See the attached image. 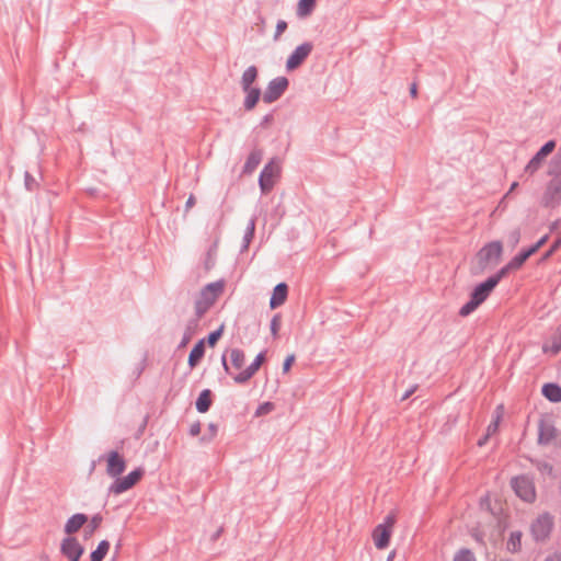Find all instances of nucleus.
<instances>
[{
  "instance_id": "1",
  "label": "nucleus",
  "mask_w": 561,
  "mask_h": 561,
  "mask_svg": "<svg viewBox=\"0 0 561 561\" xmlns=\"http://www.w3.org/2000/svg\"><path fill=\"white\" fill-rule=\"evenodd\" d=\"M224 289V279L209 283L201 289L194 302L195 319L190 321L188 329L197 324L198 320L215 305Z\"/></svg>"
},
{
  "instance_id": "2",
  "label": "nucleus",
  "mask_w": 561,
  "mask_h": 561,
  "mask_svg": "<svg viewBox=\"0 0 561 561\" xmlns=\"http://www.w3.org/2000/svg\"><path fill=\"white\" fill-rule=\"evenodd\" d=\"M222 365L234 382H245L244 353L241 350H227L221 356Z\"/></svg>"
},
{
  "instance_id": "3",
  "label": "nucleus",
  "mask_w": 561,
  "mask_h": 561,
  "mask_svg": "<svg viewBox=\"0 0 561 561\" xmlns=\"http://www.w3.org/2000/svg\"><path fill=\"white\" fill-rule=\"evenodd\" d=\"M495 288L494 280L489 278L477 285L468 302H466L459 310L461 317H467L472 313L482 302L486 300L492 290Z\"/></svg>"
},
{
  "instance_id": "4",
  "label": "nucleus",
  "mask_w": 561,
  "mask_h": 561,
  "mask_svg": "<svg viewBox=\"0 0 561 561\" xmlns=\"http://www.w3.org/2000/svg\"><path fill=\"white\" fill-rule=\"evenodd\" d=\"M503 253V245L501 241H491L484 244L477 253L478 264L481 271L495 266Z\"/></svg>"
},
{
  "instance_id": "5",
  "label": "nucleus",
  "mask_w": 561,
  "mask_h": 561,
  "mask_svg": "<svg viewBox=\"0 0 561 561\" xmlns=\"http://www.w3.org/2000/svg\"><path fill=\"white\" fill-rule=\"evenodd\" d=\"M394 524H396L394 514H388L383 518V520L374 528V530L371 533V538H373L375 547L378 550H383L389 546L390 539H391V536L393 533Z\"/></svg>"
},
{
  "instance_id": "6",
  "label": "nucleus",
  "mask_w": 561,
  "mask_h": 561,
  "mask_svg": "<svg viewBox=\"0 0 561 561\" xmlns=\"http://www.w3.org/2000/svg\"><path fill=\"white\" fill-rule=\"evenodd\" d=\"M280 173L279 161L276 158L271 159L262 169L259 176V185L262 193L270 192L275 185L276 179Z\"/></svg>"
},
{
  "instance_id": "7",
  "label": "nucleus",
  "mask_w": 561,
  "mask_h": 561,
  "mask_svg": "<svg viewBox=\"0 0 561 561\" xmlns=\"http://www.w3.org/2000/svg\"><path fill=\"white\" fill-rule=\"evenodd\" d=\"M142 474L144 470L139 467L123 478H119L118 476L108 486V493L118 495L128 491L141 479Z\"/></svg>"
},
{
  "instance_id": "8",
  "label": "nucleus",
  "mask_w": 561,
  "mask_h": 561,
  "mask_svg": "<svg viewBox=\"0 0 561 561\" xmlns=\"http://www.w3.org/2000/svg\"><path fill=\"white\" fill-rule=\"evenodd\" d=\"M288 84H289V81L286 77L279 76V77L272 79L268 82V84L262 95L263 102L270 104V103L277 101L284 94V92L287 90Z\"/></svg>"
},
{
  "instance_id": "9",
  "label": "nucleus",
  "mask_w": 561,
  "mask_h": 561,
  "mask_svg": "<svg viewBox=\"0 0 561 561\" xmlns=\"http://www.w3.org/2000/svg\"><path fill=\"white\" fill-rule=\"evenodd\" d=\"M556 148V141L549 140L547 141L528 161V163L524 168V172L534 175L541 167L545 161V158L550 154Z\"/></svg>"
},
{
  "instance_id": "10",
  "label": "nucleus",
  "mask_w": 561,
  "mask_h": 561,
  "mask_svg": "<svg viewBox=\"0 0 561 561\" xmlns=\"http://www.w3.org/2000/svg\"><path fill=\"white\" fill-rule=\"evenodd\" d=\"M106 459V473L111 478H117L126 469V461L117 450H111L107 455H102L99 460Z\"/></svg>"
},
{
  "instance_id": "11",
  "label": "nucleus",
  "mask_w": 561,
  "mask_h": 561,
  "mask_svg": "<svg viewBox=\"0 0 561 561\" xmlns=\"http://www.w3.org/2000/svg\"><path fill=\"white\" fill-rule=\"evenodd\" d=\"M512 488L523 501L533 502L536 499L534 483L526 477H516L512 480Z\"/></svg>"
},
{
  "instance_id": "12",
  "label": "nucleus",
  "mask_w": 561,
  "mask_h": 561,
  "mask_svg": "<svg viewBox=\"0 0 561 561\" xmlns=\"http://www.w3.org/2000/svg\"><path fill=\"white\" fill-rule=\"evenodd\" d=\"M312 44L310 42H305L300 45H298L294 51L289 55L287 61H286V69L288 71L294 70L298 68L305 59L310 55L312 51Z\"/></svg>"
},
{
  "instance_id": "13",
  "label": "nucleus",
  "mask_w": 561,
  "mask_h": 561,
  "mask_svg": "<svg viewBox=\"0 0 561 561\" xmlns=\"http://www.w3.org/2000/svg\"><path fill=\"white\" fill-rule=\"evenodd\" d=\"M552 528V518L548 515L539 516L531 526V531L537 540L546 539Z\"/></svg>"
},
{
  "instance_id": "14",
  "label": "nucleus",
  "mask_w": 561,
  "mask_h": 561,
  "mask_svg": "<svg viewBox=\"0 0 561 561\" xmlns=\"http://www.w3.org/2000/svg\"><path fill=\"white\" fill-rule=\"evenodd\" d=\"M60 552L64 557L69 558L72 556L83 554L84 547L73 536H67L60 543Z\"/></svg>"
},
{
  "instance_id": "15",
  "label": "nucleus",
  "mask_w": 561,
  "mask_h": 561,
  "mask_svg": "<svg viewBox=\"0 0 561 561\" xmlns=\"http://www.w3.org/2000/svg\"><path fill=\"white\" fill-rule=\"evenodd\" d=\"M87 522H88V516L85 514L76 513L67 519V522L64 526V531L68 536H71L75 533H77Z\"/></svg>"
},
{
  "instance_id": "16",
  "label": "nucleus",
  "mask_w": 561,
  "mask_h": 561,
  "mask_svg": "<svg viewBox=\"0 0 561 561\" xmlns=\"http://www.w3.org/2000/svg\"><path fill=\"white\" fill-rule=\"evenodd\" d=\"M288 287L285 283H279L274 287L272 297L270 299L271 308H276L283 305L287 298Z\"/></svg>"
},
{
  "instance_id": "17",
  "label": "nucleus",
  "mask_w": 561,
  "mask_h": 561,
  "mask_svg": "<svg viewBox=\"0 0 561 561\" xmlns=\"http://www.w3.org/2000/svg\"><path fill=\"white\" fill-rule=\"evenodd\" d=\"M561 199V176L556 183L550 184L545 196V205L552 206Z\"/></svg>"
},
{
  "instance_id": "18",
  "label": "nucleus",
  "mask_w": 561,
  "mask_h": 561,
  "mask_svg": "<svg viewBox=\"0 0 561 561\" xmlns=\"http://www.w3.org/2000/svg\"><path fill=\"white\" fill-rule=\"evenodd\" d=\"M542 351L551 355H557L561 351V324L557 327L550 342L543 344Z\"/></svg>"
},
{
  "instance_id": "19",
  "label": "nucleus",
  "mask_w": 561,
  "mask_h": 561,
  "mask_svg": "<svg viewBox=\"0 0 561 561\" xmlns=\"http://www.w3.org/2000/svg\"><path fill=\"white\" fill-rule=\"evenodd\" d=\"M211 402H213V394H211L210 389L204 388V390L199 393V396L195 402L196 410L199 413H206L209 410Z\"/></svg>"
},
{
  "instance_id": "20",
  "label": "nucleus",
  "mask_w": 561,
  "mask_h": 561,
  "mask_svg": "<svg viewBox=\"0 0 561 561\" xmlns=\"http://www.w3.org/2000/svg\"><path fill=\"white\" fill-rule=\"evenodd\" d=\"M502 414H503L502 407H499L496 410V415H495L494 420L488 425L485 436L482 437L481 439H479V442H478L479 446H483L491 436H493L494 434L497 433L500 421L502 419Z\"/></svg>"
},
{
  "instance_id": "21",
  "label": "nucleus",
  "mask_w": 561,
  "mask_h": 561,
  "mask_svg": "<svg viewBox=\"0 0 561 561\" xmlns=\"http://www.w3.org/2000/svg\"><path fill=\"white\" fill-rule=\"evenodd\" d=\"M205 354V340L198 341L190 352L188 355V365L193 368L195 367Z\"/></svg>"
},
{
  "instance_id": "22",
  "label": "nucleus",
  "mask_w": 561,
  "mask_h": 561,
  "mask_svg": "<svg viewBox=\"0 0 561 561\" xmlns=\"http://www.w3.org/2000/svg\"><path fill=\"white\" fill-rule=\"evenodd\" d=\"M110 547L111 545L107 540H101L90 554L91 561H103L110 550Z\"/></svg>"
},
{
  "instance_id": "23",
  "label": "nucleus",
  "mask_w": 561,
  "mask_h": 561,
  "mask_svg": "<svg viewBox=\"0 0 561 561\" xmlns=\"http://www.w3.org/2000/svg\"><path fill=\"white\" fill-rule=\"evenodd\" d=\"M316 7V0H299L297 4V16L307 18L309 16Z\"/></svg>"
},
{
  "instance_id": "24",
  "label": "nucleus",
  "mask_w": 561,
  "mask_h": 561,
  "mask_svg": "<svg viewBox=\"0 0 561 561\" xmlns=\"http://www.w3.org/2000/svg\"><path fill=\"white\" fill-rule=\"evenodd\" d=\"M556 431L553 426H551L547 422H541L539 425V442L542 444H548L554 437Z\"/></svg>"
},
{
  "instance_id": "25",
  "label": "nucleus",
  "mask_w": 561,
  "mask_h": 561,
  "mask_svg": "<svg viewBox=\"0 0 561 561\" xmlns=\"http://www.w3.org/2000/svg\"><path fill=\"white\" fill-rule=\"evenodd\" d=\"M217 256V242H214L209 245L205 259H204V267L206 271L211 270L215 266Z\"/></svg>"
},
{
  "instance_id": "26",
  "label": "nucleus",
  "mask_w": 561,
  "mask_h": 561,
  "mask_svg": "<svg viewBox=\"0 0 561 561\" xmlns=\"http://www.w3.org/2000/svg\"><path fill=\"white\" fill-rule=\"evenodd\" d=\"M534 253L536 252L533 250L531 247L522 250L511 260V266H517V268H519L525 263V261Z\"/></svg>"
},
{
  "instance_id": "27",
  "label": "nucleus",
  "mask_w": 561,
  "mask_h": 561,
  "mask_svg": "<svg viewBox=\"0 0 561 561\" xmlns=\"http://www.w3.org/2000/svg\"><path fill=\"white\" fill-rule=\"evenodd\" d=\"M522 547V533L513 531L507 540V550L511 552H517Z\"/></svg>"
},
{
  "instance_id": "28",
  "label": "nucleus",
  "mask_w": 561,
  "mask_h": 561,
  "mask_svg": "<svg viewBox=\"0 0 561 561\" xmlns=\"http://www.w3.org/2000/svg\"><path fill=\"white\" fill-rule=\"evenodd\" d=\"M262 95L263 94L261 93L260 89H257V88L249 89L248 90V110L253 108Z\"/></svg>"
},
{
  "instance_id": "29",
  "label": "nucleus",
  "mask_w": 561,
  "mask_h": 561,
  "mask_svg": "<svg viewBox=\"0 0 561 561\" xmlns=\"http://www.w3.org/2000/svg\"><path fill=\"white\" fill-rule=\"evenodd\" d=\"M513 270H518L517 266H511V261L505 265L503 266L496 274L492 275L489 277L490 280H494V286L496 287V285L501 282V279L510 272V271H513Z\"/></svg>"
},
{
  "instance_id": "30",
  "label": "nucleus",
  "mask_w": 561,
  "mask_h": 561,
  "mask_svg": "<svg viewBox=\"0 0 561 561\" xmlns=\"http://www.w3.org/2000/svg\"><path fill=\"white\" fill-rule=\"evenodd\" d=\"M264 358H265V352L262 351L256 355L254 360L250 365H248V379L260 368Z\"/></svg>"
},
{
  "instance_id": "31",
  "label": "nucleus",
  "mask_w": 561,
  "mask_h": 561,
  "mask_svg": "<svg viewBox=\"0 0 561 561\" xmlns=\"http://www.w3.org/2000/svg\"><path fill=\"white\" fill-rule=\"evenodd\" d=\"M542 394L552 402L561 401V388H542Z\"/></svg>"
},
{
  "instance_id": "32",
  "label": "nucleus",
  "mask_w": 561,
  "mask_h": 561,
  "mask_svg": "<svg viewBox=\"0 0 561 561\" xmlns=\"http://www.w3.org/2000/svg\"><path fill=\"white\" fill-rule=\"evenodd\" d=\"M24 186L28 192H34L39 187V183L28 171L24 173Z\"/></svg>"
},
{
  "instance_id": "33",
  "label": "nucleus",
  "mask_w": 561,
  "mask_h": 561,
  "mask_svg": "<svg viewBox=\"0 0 561 561\" xmlns=\"http://www.w3.org/2000/svg\"><path fill=\"white\" fill-rule=\"evenodd\" d=\"M217 432H218V426L215 424V423H209L208 424V433L207 434H204L202 437H201V443L202 444H208L210 442H213V439L216 437L217 435Z\"/></svg>"
},
{
  "instance_id": "34",
  "label": "nucleus",
  "mask_w": 561,
  "mask_h": 561,
  "mask_svg": "<svg viewBox=\"0 0 561 561\" xmlns=\"http://www.w3.org/2000/svg\"><path fill=\"white\" fill-rule=\"evenodd\" d=\"M263 152L254 150L248 156V171L254 169L262 160Z\"/></svg>"
},
{
  "instance_id": "35",
  "label": "nucleus",
  "mask_w": 561,
  "mask_h": 561,
  "mask_svg": "<svg viewBox=\"0 0 561 561\" xmlns=\"http://www.w3.org/2000/svg\"><path fill=\"white\" fill-rule=\"evenodd\" d=\"M454 561H477L474 554L469 549L459 550L455 557Z\"/></svg>"
},
{
  "instance_id": "36",
  "label": "nucleus",
  "mask_w": 561,
  "mask_h": 561,
  "mask_svg": "<svg viewBox=\"0 0 561 561\" xmlns=\"http://www.w3.org/2000/svg\"><path fill=\"white\" fill-rule=\"evenodd\" d=\"M221 334H222V327H220L219 329L210 332L207 335V339H206L207 343L210 346H214L218 342V340L220 339Z\"/></svg>"
},
{
  "instance_id": "37",
  "label": "nucleus",
  "mask_w": 561,
  "mask_h": 561,
  "mask_svg": "<svg viewBox=\"0 0 561 561\" xmlns=\"http://www.w3.org/2000/svg\"><path fill=\"white\" fill-rule=\"evenodd\" d=\"M274 409V405L273 403L271 402H265L263 403L262 405H260L255 412V415L256 416H262L264 414H268L270 412H272Z\"/></svg>"
},
{
  "instance_id": "38",
  "label": "nucleus",
  "mask_w": 561,
  "mask_h": 561,
  "mask_svg": "<svg viewBox=\"0 0 561 561\" xmlns=\"http://www.w3.org/2000/svg\"><path fill=\"white\" fill-rule=\"evenodd\" d=\"M103 517L101 514H95L90 519V533H93L96 528L100 527Z\"/></svg>"
},
{
  "instance_id": "39",
  "label": "nucleus",
  "mask_w": 561,
  "mask_h": 561,
  "mask_svg": "<svg viewBox=\"0 0 561 561\" xmlns=\"http://www.w3.org/2000/svg\"><path fill=\"white\" fill-rule=\"evenodd\" d=\"M287 28V23L286 21L284 20H279L276 24V30H275V34H274V39H278L279 36L285 32V30Z\"/></svg>"
},
{
  "instance_id": "40",
  "label": "nucleus",
  "mask_w": 561,
  "mask_h": 561,
  "mask_svg": "<svg viewBox=\"0 0 561 561\" xmlns=\"http://www.w3.org/2000/svg\"><path fill=\"white\" fill-rule=\"evenodd\" d=\"M508 240L513 247L517 245L520 240V230L518 228L514 229L508 234Z\"/></svg>"
},
{
  "instance_id": "41",
  "label": "nucleus",
  "mask_w": 561,
  "mask_h": 561,
  "mask_svg": "<svg viewBox=\"0 0 561 561\" xmlns=\"http://www.w3.org/2000/svg\"><path fill=\"white\" fill-rule=\"evenodd\" d=\"M561 245V236H559L554 242L552 243L550 250L545 254V259L549 257L554 251H557Z\"/></svg>"
},
{
  "instance_id": "42",
  "label": "nucleus",
  "mask_w": 561,
  "mask_h": 561,
  "mask_svg": "<svg viewBox=\"0 0 561 561\" xmlns=\"http://www.w3.org/2000/svg\"><path fill=\"white\" fill-rule=\"evenodd\" d=\"M279 318L277 316H274L271 320V332L273 335H276L279 329Z\"/></svg>"
},
{
  "instance_id": "43",
  "label": "nucleus",
  "mask_w": 561,
  "mask_h": 561,
  "mask_svg": "<svg viewBox=\"0 0 561 561\" xmlns=\"http://www.w3.org/2000/svg\"><path fill=\"white\" fill-rule=\"evenodd\" d=\"M199 433H201V423L194 422L188 428V434L194 437V436H197Z\"/></svg>"
},
{
  "instance_id": "44",
  "label": "nucleus",
  "mask_w": 561,
  "mask_h": 561,
  "mask_svg": "<svg viewBox=\"0 0 561 561\" xmlns=\"http://www.w3.org/2000/svg\"><path fill=\"white\" fill-rule=\"evenodd\" d=\"M145 363H146V358H144L141 362H139V363L136 365L135 370L133 371V375H134L136 378H138V377L142 374V371H144V369H145Z\"/></svg>"
},
{
  "instance_id": "45",
  "label": "nucleus",
  "mask_w": 561,
  "mask_h": 561,
  "mask_svg": "<svg viewBox=\"0 0 561 561\" xmlns=\"http://www.w3.org/2000/svg\"><path fill=\"white\" fill-rule=\"evenodd\" d=\"M294 360H295V355L294 354H290V355H288L286 357V359L284 360V364H283V371L284 373H286L290 368V366L294 363Z\"/></svg>"
},
{
  "instance_id": "46",
  "label": "nucleus",
  "mask_w": 561,
  "mask_h": 561,
  "mask_svg": "<svg viewBox=\"0 0 561 561\" xmlns=\"http://www.w3.org/2000/svg\"><path fill=\"white\" fill-rule=\"evenodd\" d=\"M256 77V68L254 66L248 67V84Z\"/></svg>"
},
{
  "instance_id": "47",
  "label": "nucleus",
  "mask_w": 561,
  "mask_h": 561,
  "mask_svg": "<svg viewBox=\"0 0 561 561\" xmlns=\"http://www.w3.org/2000/svg\"><path fill=\"white\" fill-rule=\"evenodd\" d=\"M273 121V114L272 113H268L266 115L263 116L261 123H260V126L261 127H266L268 126Z\"/></svg>"
},
{
  "instance_id": "48",
  "label": "nucleus",
  "mask_w": 561,
  "mask_h": 561,
  "mask_svg": "<svg viewBox=\"0 0 561 561\" xmlns=\"http://www.w3.org/2000/svg\"><path fill=\"white\" fill-rule=\"evenodd\" d=\"M548 240V236L541 237L534 245H531L533 250L537 252Z\"/></svg>"
},
{
  "instance_id": "49",
  "label": "nucleus",
  "mask_w": 561,
  "mask_h": 561,
  "mask_svg": "<svg viewBox=\"0 0 561 561\" xmlns=\"http://www.w3.org/2000/svg\"><path fill=\"white\" fill-rule=\"evenodd\" d=\"M196 203L195 196L191 194L185 203V211H188Z\"/></svg>"
},
{
  "instance_id": "50",
  "label": "nucleus",
  "mask_w": 561,
  "mask_h": 561,
  "mask_svg": "<svg viewBox=\"0 0 561 561\" xmlns=\"http://www.w3.org/2000/svg\"><path fill=\"white\" fill-rule=\"evenodd\" d=\"M254 221L253 220H250L248 221V244L250 243V240H251V237L254 232Z\"/></svg>"
},
{
  "instance_id": "51",
  "label": "nucleus",
  "mask_w": 561,
  "mask_h": 561,
  "mask_svg": "<svg viewBox=\"0 0 561 561\" xmlns=\"http://www.w3.org/2000/svg\"><path fill=\"white\" fill-rule=\"evenodd\" d=\"M412 393H413V389L407 390L405 392H403V394L400 396V400L401 401L407 400L408 398H410V396H412Z\"/></svg>"
},
{
  "instance_id": "52",
  "label": "nucleus",
  "mask_w": 561,
  "mask_h": 561,
  "mask_svg": "<svg viewBox=\"0 0 561 561\" xmlns=\"http://www.w3.org/2000/svg\"><path fill=\"white\" fill-rule=\"evenodd\" d=\"M551 229H559V236H561V219H560V220L554 221V222L551 225Z\"/></svg>"
},
{
  "instance_id": "53",
  "label": "nucleus",
  "mask_w": 561,
  "mask_h": 561,
  "mask_svg": "<svg viewBox=\"0 0 561 561\" xmlns=\"http://www.w3.org/2000/svg\"><path fill=\"white\" fill-rule=\"evenodd\" d=\"M410 94L411 96L415 98L416 94H417V89H416V84L413 83L411 87H410Z\"/></svg>"
},
{
  "instance_id": "54",
  "label": "nucleus",
  "mask_w": 561,
  "mask_h": 561,
  "mask_svg": "<svg viewBox=\"0 0 561 561\" xmlns=\"http://www.w3.org/2000/svg\"><path fill=\"white\" fill-rule=\"evenodd\" d=\"M546 561H561V554H553L547 558Z\"/></svg>"
},
{
  "instance_id": "55",
  "label": "nucleus",
  "mask_w": 561,
  "mask_h": 561,
  "mask_svg": "<svg viewBox=\"0 0 561 561\" xmlns=\"http://www.w3.org/2000/svg\"><path fill=\"white\" fill-rule=\"evenodd\" d=\"M240 84H241L243 91H245V71L242 73V76L240 78Z\"/></svg>"
},
{
  "instance_id": "56",
  "label": "nucleus",
  "mask_w": 561,
  "mask_h": 561,
  "mask_svg": "<svg viewBox=\"0 0 561 561\" xmlns=\"http://www.w3.org/2000/svg\"><path fill=\"white\" fill-rule=\"evenodd\" d=\"M239 176L241 178L243 174H245V162L239 167Z\"/></svg>"
},
{
  "instance_id": "57",
  "label": "nucleus",
  "mask_w": 561,
  "mask_h": 561,
  "mask_svg": "<svg viewBox=\"0 0 561 561\" xmlns=\"http://www.w3.org/2000/svg\"><path fill=\"white\" fill-rule=\"evenodd\" d=\"M122 548V540L119 539L117 543L115 545V556L118 554L119 550Z\"/></svg>"
},
{
  "instance_id": "58",
  "label": "nucleus",
  "mask_w": 561,
  "mask_h": 561,
  "mask_svg": "<svg viewBox=\"0 0 561 561\" xmlns=\"http://www.w3.org/2000/svg\"><path fill=\"white\" fill-rule=\"evenodd\" d=\"M82 557V554H78V556H72V557H69L67 558L69 561H80V558Z\"/></svg>"
},
{
  "instance_id": "59",
  "label": "nucleus",
  "mask_w": 561,
  "mask_h": 561,
  "mask_svg": "<svg viewBox=\"0 0 561 561\" xmlns=\"http://www.w3.org/2000/svg\"><path fill=\"white\" fill-rule=\"evenodd\" d=\"M245 251V234L242 238L241 252Z\"/></svg>"
},
{
  "instance_id": "60",
  "label": "nucleus",
  "mask_w": 561,
  "mask_h": 561,
  "mask_svg": "<svg viewBox=\"0 0 561 561\" xmlns=\"http://www.w3.org/2000/svg\"><path fill=\"white\" fill-rule=\"evenodd\" d=\"M394 554H396L394 551L390 552V554L387 558V561H392L394 558Z\"/></svg>"
},
{
  "instance_id": "61",
  "label": "nucleus",
  "mask_w": 561,
  "mask_h": 561,
  "mask_svg": "<svg viewBox=\"0 0 561 561\" xmlns=\"http://www.w3.org/2000/svg\"><path fill=\"white\" fill-rule=\"evenodd\" d=\"M517 185H518V183H517V182L512 183V185H511V187H510V192H512L513 190H515Z\"/></svg>"
},
{
  "instance_id": "62",
  "label": "nucleus",
  "mask_w": 561,
  "mask_h": 561,
  "mask_svg": "<svg viewBox=\"0 0 561 561\" xmlns=\"http://www.w3.org/2000/svg\"><path fill=\"white\" fill-rule=\"evenodd\" d=\"M542 386L552 387V386H558V385L556 382H545Z\"/></svg>"
},
{
  "instance_id": "63",
  "label": "nucleus",
  "mask_w": 561,
  "mask_h": 561,
  "mask_svg": "<svg viewBox=\"0 0 561 561\" xmlns=\"http://www.w3.org/2000/svg\"><path fill=\"white\" fill-rule=\"evenodd\" d=\"M558 158L561 159V146H560V149H559V152H558Z\"/></svg>"
},
{
  "instance_id": "64",
  "label": "nucleus",
  "mask_w": 561,
  "mask_h": 561,
  "mask_svg": "<svg viewBox=\"0 0 561 561\" xmlns=\"http://www.w3.org/2000/svg\"><path fill=\"white\" fill-rule=\"evenodd\" d=\"M219 533H220V531L215 533L214 538H216L217 536H219Z\"/></svg>"
}]
</instances>
